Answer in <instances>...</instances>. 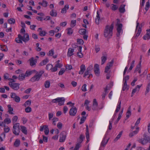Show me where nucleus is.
Wrapping results in <instances>:
<instances>
[{
	"label": "nucleus",
	"instance_id": "27",
	"mask_svg": "<svg viewBox=\"0 0 150 150\" xmlns=\"http://www.w3.org/2000/svg\"><path fill=\"white\" fill-rule=\"evenodd\" d=\"M100 19V17L99 15V12L98 11H97V16H96V18L95 22L98 25L99 23V21Z\"/></svg>",
	"mask_w": 150,
	"mask_h": 150
},
{
	"label": "nucleus",
	"instance_id": "30",
	"mask_svg": "<svg viewBox=\"0 0 150 150\" xmlns=\"http://www.w3.org/2000/svg\"><path fill=\"white\" fill-rule=\"evenodd\" d=\"M35 71H36L35 70H33L30 71H26L25 74V75H26V77L28 76Z\"/></svg>",
	"mask_w": 150,
	"mask_h": 150
},
{
	"label": "nucleus",
	"instance_id": "2",
	"mask_svg": "<svg viewBox=\"0 0 150 150\" xmlns=\"http://www.w3.org/2000/svg\"><path fill=\"white\" fill-rule=\"evenodd\" d=\"M35 72L36 73L30 79V81L33 82L38 81L44 73V71L42 70L39 72L36 71Z\"/></svg>",
	"mask_w": 150,
	"mask_h": 150
},
{
	"label": "nucleus",
	"instance_id": "20",
	"mask_svg": "<svg viewBox=\"0 0 150 150\" xmlns=\"http://www.w3.org/2000/svg\"><path fill=\"white\" fill-rule=\"evenodd\" d=\"M65 100L64 98L63 97L57 98L56 99H54L52 100V102L53 103H56L61 101L62 100Z\"/></svg>",
	"mask_w": 150,
	"mask_h": 150
},
{
	"label": "nucleus",
	"instance_id": "34",
	"mask_svg": "<svg viewBox=\"0 0 150 150\" xmlns=\"http://www.w3.org/2000/svg\"><path fill=\"white\" fill-rule=\"evenodd\" d=\"M121 101H119L118 104L117 105V107L116 109L115 112L116 113L120 109V108L121 107Z\"/></svg>",
	"mask_w": 150,
	"mask_h": 150
},
{
	"label": "nucleus",
	"instance_id": "64",
	"mask_svg": "<svg viewBox=\"0 0 150 150\" xmlns=\"http://www.w3.org/2000/svg\"><path fill=\"white\" fill-rule=\"evenodd\" d=\"M86 84H84L82 87L81 90L84 92L86 91H87L86 89Z\"/></svg>",
	"mask_w": 150,
	"mask_h": 150
},
{
	"label": "nucleus",
	"instance_id": "8",
	"mask_svg": "<svg viewBox=\"0 0 150 150\" xmlns=\"http://www.w3.org/2000/svg\"><path fill=\"white\" fill-rule=\"evenodd\" d=\"M139 23L137 22V25L136 26V37H138L140 35L141 31V27L140 26H139Z\"/></svg>",
	"mask_w": 150,
	"mask_h": 150
},
{
	"label": "nucleus",
	"instance_id": "29",
	"mask_svg": "<svg viewBox=\"0 0 150 150\" xmlns=\"http://www.w3.org/2000/svg\"><path fill=\"white\" fill-rule=\"evenodd\" d=\"M138 142L139 143H141L143 145L147 143V140H146L144 138L139 139L138 140Z\"/></svg>",
	"mask_w": 150,
	"mask_h": 150
},
{
	"label": "nucleus",
	"instance_id": "5",
	"mask_svg": "<svg viewBox=\"0 0 150 150\" xmlns=\"http://www.w3.org/2000/svg\"><path fill=\"white\" fill-rule=\"evenodd\" d=\"M112 84L108 85L105 88L104 93L102 95V98L103 100L104 99L105 96L108 93L107 91L110 90L112 87Z\"/></svg>",
	"mask_w": 150,
	"mask_h": 150
},
{
	"label": "nucleus",
	"instance_id": "16",
	"mask_svg": "<svg viewBox=\"0 0 150 150\" xmlns=\"http://www.w3.org/2000/svg\"><path fill=\"white\" fill-rule=\"evenodd\" d=\"M82 48V47L81 46L78 47V52L77 53V55L80 58H82L83 56V54L81 52Z\"/></svg>",
	"mask_w": 150,
	"mask_h": 150
},
{
	"label": "nucleus",
	"instance_id": "33",
	"mask_svg": "<svg viewBox=\"0 0 150 150\" xmlns=\"http://www.w3.org/2000/svg\"><path fill=\"white\" fill-rule=\"evenodd\" d=\"M141 61H139L138 64L137 65L135 68V70L134 72L137 71L141 69Z\"/></svg>",
	"mask_w": 150,
	"mask_h": 150
},
{
	"label": "nucleus",
	"instance_id": "60",
	"mask_svg": "<svg viewBox=\"0 0 150 150\" xmlns=\"http://www.w3.org/2000/svg\"><path fill=\"white\" fill-rule=\"evenodd\" d=\"M52 120L53 125H56L55 122H57L58 120V119L57 118L54 117L53 118Z\"/></svg>",
	"mask_w": 150,
	"mask_h": 150
},
{
	"label": "nucleus",
	"instance_id": "17",
	"mask_svg": "<svg viewBox=\"0 0 150 150\" xmlns=\"http://www.w3.org/2000/svg\"><path fill=\"white\" fill-rule=\"evenodd\" d=\"M29 40V37L28 33H25L23 36V41L24 42H27Z\"/></svg>",
	"mask_w": 150,
	"mask_h": 150
},
{
	"label": "nucleus",
	"instance_id": "57",
	"mask_svg": "<svg viewBox=\"0 0 150 150\" xmlns=\"http://www.w3.org/2000/svg\"><path fill=\"white\" fill-rule=\"evenodd\" d=\"M135 60H133L131 64V65L129 68V70H131L134 67V64L135 63Z\"/></svg>",
	"mask_w": 150,
	"mask_h": 150
},
{
	"label": "nucleus",
	"instance_id": "26",
	"mask_svg": "<svg viewBox=\"0 0 150 150\" xmlns=\"http://www.w3.org/2000/svg\"><path fill=\"white\" fill-rule=\"evenodd\" d=\"M69 8V5H67L65 6L61 10V13H66L67 10Z\"/></svg>",
	"mask_w": 150,
	"mask_h": 150
},
{
	"label": "nucleus",
	"instance_id": "22",
	"mask_svg": "<svg viewBox=\"0 0 150 150\" xmlns=\"http://www.w3.org/2000/svg\"><path fill=\"white\" fill-rule=\"evenodd\" d=\"M91 72L87 71L86 70V71L85 72L83 77H85L89 75V76L88 77V78H89L90 77H93L92 75L91 74Z\"/></svg>",
	"mask_w": 150,
	"mask_h": 150
},
{
	"label": "nucleus",
	"instance_id": "58",
	"mask_svg": "<svg viewBox=\"0 0 150 150\" xmlns=\"http://www.w3.org/2000/svg\"><path fill=\"white\" fill-rule=\"evenodd\" d=\"M112 6L111 7V9L113 11H115L117 9L118 7L116 5L114 4H112Z\"/></svg>",
	"mask_w": 150,
	"mask_h": 150
},
{
	"label": "nucleus",
	"instance_id": "42",
	"mask_svg": "<svg viewBox=\"0 0 150 150\" xmlns=\"http://www.w3.org/2000/svg\"><path fill=\"white\" fill-rule=\"evenodd\" d=\"M67 30V34L68 35H71L73 33V30L72 29V28H68Z\"/></svg>",
	"mask_w": 150,
	"mask_h": 150
},
{
	"label": "nucleus",
	"instance_id": "31",
	"mask_svg": "<svg viewBox=\"0 0 150 150\" xmlns=\"http://www.w3.org/2000/svg\"><path fill=\"white\" fill-rule=\"evenodd\" d=\"M48 59L47 58H46L41 62L40 63V66H43L46 64L47 62H48Z\"/></svg>",
	"mask_w": 150,
	"mask_h": 150
},
{
	"label": "nucleus",
	"instance_id": "3",
	"mask_svg": "<svg viewBox=\"0 0 150 150\" xmlns=\"http://www.w3.org/2000/svg\"><path fill=\"white\" fill-rule=\"evenodd\" d=\"M13 132L16 135H18L20 132L19 129V124L17 123L15 124H13Z\"/></svg>",
	"mask_w": 150,
	"mask_h": 150
},
{
	"label": "nucleus",
	"instance_id": "48",
	"mask_svg": "<svg viewBox=\"0 0 150 150\" xmlns=\"http://www.w3.org/2000/svg\"><path fill=\"white\" fill-rule=\"evenodd\" d=\"M86 119V117L82 116L80 120V121L79 122L80 124H81L83 123Z\"/></svg>",
	"mask_w": 150,
	"mask_h": 150
},
{
	"label": "nucleus",
	"instance_id": "10",
	"mask_svg": "<svg viewBox=\"0 0 150 150\" xmlns=\"http://www.w3.org/2000/svg\"><path fill=\"white\" fill-rule=\"evenodd\" d=\"M117 37H119L120 35V33L122 31V24H119L118 23L117 24Z\"/></svg>",
	"mask_w": 150,
	"mask_h": 150
},
{
	"label": "nucleus",
	"instance_id": "12",
	"mask_svg": "<svg viewBox=\"0 0 150 150\" xmlns=\"http://www.w3.org/2000/svg\"><path fill=\"white\" fill-rule=\"evenodd\" d=\"M113 64V61L112 60L111 62L108 63L107 65V66L105 68V72L107 73L109 70V69L112 66Z\"/></svg>",
	"mask_w": 150,
	"mask_h": 150
},
{
	"label": "nucleus",
	"instance_id": "62",
	"mask_svg": "<svg viewBox=\"0 0 150 150\" xmlns=\"http://www.w3.org/2000/svg\"><path fill=\"white\" fill-rule=\"evenodd\" d=\"M25 111L27 113L30 112L31 111V108L30 107H27V108L25 109Z\"/></svg>",
	"mask_w": 150,
	"mask_h": 150
},
{
	"label": "nucleus",
	"instance_id": "14",
	"mask_svg": "<svg viewBox=\"0 0 150 150\" xmlns=\"http://www.w3.org/2000/svg\"><path fill=\"white\" fill-rule=\"evenodd\" d=\"M29 61L30 63V65L31 66H33L35 65L37 63V60L34 59L33 57L29 59Z\"/></svg>",
	"mask_w": 150,
	"mask_h": 150
},
{
	"label": "nucleus",
	"instance_id": "44",
	"mask_svg": "<svg viewBox=\"0 0 150 150\" xmlns=\"http://www.w3.org/2000/svg\"><path fill=\"white\" fill-rule=\"evenodd\" d=\"M107 57L106 56H104L101 57V64H103L106 60H107Z\"/></svg>",
	"mask_w": 150,
	"mask_h": 150
},
{
	"label": "nucleus",
	"instance_id": "15",
	"mask_svg": "<svg viewBox=\"0 0 150 150\" xmlns=\"http://www.w3.org/2000/svg\"><path fill=\"white\" fill-rule=\"evenodd\" d=\"M74 49L69 48L68 49L67 55L68 57H70L74 54Z\"/></svg>",
	"mask_w": 150,
	"mask_h": 150
},
{
	"label": "nucleus",
	"instance_id": "46",
	"mask_svg": "<svg viewBox=\"0 0 150 150\" xmlns=\"http://www.w3.org/2000/svg\"><path fill=\"white\" fill-rule=\"evenodd\" d=\"M18 118V117L17 116H14L13 117L12 120L13 124H16L15 122L17 121Z\"/></svg>",
	"mask_w": 150,
	"mask_h": 150
},
{
	"label": "nucleus",
	"instance_id": "9",
	"mask_svg": "<svg viewBox=\"0 0 150 150\" xmlns=\"http://www.w3.org/2000/svg\"><path fill=\"white\" fill-rule=\"evenodd\" d=\"M94 71L96 75L98 76H99L100 71H99V65L97 64H96L94 65Z\"/></svg>",
	"mask_w": 150,
	"mask_h": 150
},
{
	"label": "nucleus",
	"instance_id": "52",
	"mask_svg": "<svg viewBox=\"0 0 150 150\" xmlns=\"http://www.w3.org/2000/svg\"><path fill=\"white\" fill-rule=\"evenodd\" d=\"M54 50L53 49H51L49 51L48 53L47 54L49 56H52L54 54Z\"/></svg>",
	"mask_w": 150,
	"mask_h": 150
},
{
	"label": "nucleus",
	"instance_id": "45",
	"mask_svg": "<svg viewBox=\"0 0 150 150\" xmlns=\"http://www.w3.org/2000/svg\"><path fill=\"white\" fill-rule=\"evenodd\" d=\"M76 25V21L75 20H73L71 21L70 26L72 28L74 27Z\"/></svg>",
	"mask_w": 150,
	"mask_h": 150
},
{
	"label": "nucleus",
	"instance_id": "47",
	"mask_svg": "<svg viewBox=\"0 0 150 150\" xmlns=\"http://www.w3.org/2000/svg\"><path fill=\"white\" fill-rule=\"evenodd\" d=\"M86 31L85 29H82L79 30V32L81 34L85 35L86 33Z\"/></svg>",
	"mask_w": 150,
	"mask_h": 150
},
{
	"label": "nucleus",
	"instance_id": "50",
	"mask_svg": "<svg viewBox=\"0 0 150 150\" xmlns=\"http://www.w3.org/2000/svg\"><path fill=\"white\" fill-rule=\"evenodd\" d=\"M11 122L10 119L8 118H5L4 120V122L7 124H9Z\"/></svg>",
	"mask_w": 150,
	"mask_h": 150
},
{
	"label": "nucleus",
	"instance_id": "55",
	"mask_svg": "<svg viewBox=\"0 0 150 150\" xmlns=\"http://www.w3.org/2000/svg\"><path fill=\"white\" fill-rule=\"evenodd\" d=\"M65 69L64 68H62L59 71L58 74L59 75H62L65 72Z\"/></svg>",
	"mask_w": 150,
	"mask_h": 150
},
{
	"label": "nucleus",
	"instance_id": "49",
	"mask_svg": "<svg viewBox=\"0 0 150 150\" xmlns=\"http://www.w3.org/2000/svg\"><path fill=\"white\" fill-rule=\"evenodd\" d=\"M53 67V65L52 64H49L47 65L46 67V69L47 70H50L51 71L52 68Z\"/></svg>",
	"mask_w": 150,
	"mask_h": 150
},
{
	"label": "nucleus",
	"instance_id": "21",
	"mask_svg": "<svg viewBox=\"0 0 150 150\" xmlns=\"http://www.w3.org/2000/svg\"><path fill=\"white\" fill-rule=\"evenodd\" d=\"M86 70L85 67L84 65L82 64L80 66V70L79 72V74H83Z\"/></svg>",
	"mask_w": 150,
	"mask_h": 150
},
{
	"label": "nucleus",
	"instance_id": "56",
	"mask_svg": "<svg viewBox=\"0 0 150 150\" xmlns=\"http://www.w3.org/2000/svg\"><path fill=\"white\" fill-rule=\"evenodd\" d=\"M31 102L30 100H28L25 103L24 105L25 107H26L27 106L30 105L31 104Z\"/></svg>",
	"mask_w": 150,
	"mask_h": 150
},
{
	"label": "nucleus",
	"instance_id": "1",
	"mask_svg": "<svg viewBox=\"0 0 150 150\" xmlns=\"http://www.w3.org/2000/svg\"><path fill=\"white\" fill-rule=\"evenodd\" d=\"M113 28V25L112 24L110 26L107 25L105 27L104 32V35L105 37L110 38L112 36Z\"/></svg>",
	"mask_w": 150,
	"mask_h": 150
},
{
	"label": "nucleus",
	"instance_id": "61",
	"mask_svg": "<svg viewBox=\"0 0 150 150\" xmlns=\"http://www.w3.org/2000/svg\"><path fill=\"white\" fill-rule=\"evenodd\" d=\"M127 82H124V84L122 88V90L123 91H124L126 89H127Z\"/></svg>",
	"mask_w": 150,
	"mask_h": 150
},
{
	"label": "nucleus",
	"instance_id": "37",
	"mask_svg": "<svg viewBox=\"0 0 150 150\" xmlns=\"http://www.w3.org/2000/svg\"><path fill=\"white\" fill-rule=\"evenodd\" d=\"M44 85L45 88H49L50 86V81L48 80L46 81L44 83Z\"/></svg>",
	"mask_w": 150,
	"mask_h": 150
},
{
	"label": "nucleus",
	"instance_id": "39",
	"mask_svg": "<svg viewBox=\"0 0 150 150\" xmlns=\"http://www.w3.org/2000/svg\"><path fill=\"white\" fill-rule=\"evenodd\" d=\"M140 120H141V119H140V118H139L137 119V120L135 124V126L134 127H132V128L134 129V127L135 126H137V127H136V129H139V127H137V125H138L139 123L140 122Z\"/></svg>",
	"mask_w": 150,
	"mask_h": 150
},
{
	"label": "nucleus",
	"instance_id": "53",
	"mask_svg": "<svg viewBox=\"0 0 150 150\" xmlns=\"http://www.w3.org/2000/svg\"><path fill=\"white\" fill-rule=\"evenodd\" d=\"M149 1H148L146 4L145 7V10L146 11H147L148 10L149 8Z\"/></svg>",
	"mask_w": 150,
	"mask_h": 150
},
{
	"label": "nucleus",
	"instance_id": "28",
	"mask_svg": "<svg viewBox=\"0 0 150 150\" xmlns=\"http://www.w3.org/2000/svg\"><path fill=\"white\" fill-rule=\"evenodd\" d=\"M50 15L53 17H56L57 16V13L56 10L52 9L50 12Z\"/></svg>",
	"mask_w": 150,
	"mask_h": 150
},
{
	"label": "nucleus",
	"instance_id": "7",
	"mask_svg": "<svg viewBox=\"0 0 150 150\" xmlns=\"http://www.w3.org/2000/svg\"><path fill=\"white\" fill-rule=\"evenodd\" d=\"M66 133L64 131L62 132L60 134L59 142H64L66 138Z\"/></svg>",
	"mask_w": 150,
	"mask_h": 150
},
{
	"label": "nucleus",
	"instance_id": "24",
	"mask_svg": "<svg viewBox=\"0 0 150 150\" xmlns=\"http://www.w3.org/2000/svg\"><path fill=\"white\" fill-rule=\"evenodd\" d=\"M143 38L144 40H148L150 39V32H147L146 34L143 37Z\"/></svg>",
	"mask_w": 150,
	"mask_h": 150
},
{
	"label": "nucleus",
	"instance_id": "41",
	"mask_svg": "<svg viewBox=\"0 0 150 150\" xmlns=\"http://www.w3.org/2000/svg\"><path fill=\"white\" fill-rule=\"evenodd\" d=\"M38 4L42 6H43L46 7L47 6V2L45 1H43L42 3L39 2Z\"/></svg>",
	"mask_w": 150,
	"mask_h": 150
},
{
	"label": "nucleus",
	"instance_id": "4",
	"mask_svg": "<svg viewBox=\"0 0 150 150\" xmlns=\"http://www.w3.org/2000/svg\"><path fill=\"white\" fill-rule=\"evenodd\" d=\"M9 85L11 88L15 90H17L19 89L20 84L18 83L9 82Z\"/></svg>",
	"mask_w": 150,
	"mask_h": 150
},
{
	"label": "nucleus",
	"instance_id": "32",
	"mask_svg": "<svg viewBox=\"0 0 150 150\" xmlns=\"http://www.w3.org/2000/svg\"><path fill=\"white\" fill-rule=\"evenodd\" d=\"M125 5H122L119 8V11L121 13H123L125 11Z\"/></svg>",
	"mask_w": 150,
	"mask_h": 150
},
{
	"label": "nucleus",
	"instance_id": "13",
	"mask_svg": "<svg viewBox=\"0 0 150 150\" xmlns=\"http://www.w3.org/2000/svg\"><path fill=\"white\" fill-rule=\"evenodd\" d=\"M142 86V84L141 85H138L135 88L133 89L131 95V97H132L133 96L134 94L135 93L139 91V89Z\"/></svg>",
	"mask_w": 150,
	"mask_h": 150
},
{
	"label": "nucleus",
	"instance_id": "40",
	"mask_svg": "<svg viewBox=\"0 0 150 150\" xmlns=\"http://www.w3.org/2000/svg\"><path fill=\"white\" fill-rule=\"evenodd\" d=\"M25 76H26L25 75V74H21L19 76L18 78L19 80L21 81L24 79Z\"/></svg>",
	"mask_w": 150,
	"mask_h": 150
},
{
	"label": "nucleus",
	"instance_id": "18",
	"mask_svg": "<svg viewBox=\"0 0 150 150\" xmlns=\"http://www.w3.org/2000/svg\"><path fill=\"white\" fill-rule=\"evenodd\" d=\"M98 104L96 99H94L93 101V104L92 109L93 110H96L97 108Z\"/></svg>",
	"mask_w": 150,
	"mask_h": 150
},
{
	"label": "nucleus",
	"instance_id": "23",
	"mask_svg": "<svg viewBox=\"0 0 150 150\" xmlns=\"http://www.w3.org/2000/svg\"><path fill=\"white\" fill-rule=\"evenodd\" d=\"M20 127L21 128V130L22 132L24 134L26 135L27 134L26 128L25 127L23 126H21Z\"/></svg>",
	"mask_w": 150,
	"mask_h": 150
},
{
	"label": "nucleus",
	"instance_id": "6",
	"mask_svg": "<svg viewBox=\"0 0 150 150\" xmlns=\"http://www.w3.org/2000/svg\"><path fill=\"white\" fill-rule=\"evenodd\" d=\"M109 139V138H107L106 136L105 135L101 143L100 146L99 148V150H101L102 149V146L104 147L105 146V145L108 142Z\"/></svg>",
	"mask_w": 150,
	"mask_h": 150
},
{
	"label": "nucleus",
	"instance_id": "51",
	"mask_svg": "<svg viewBox=\"0 0 150 150\" xmlns=\"http://www.w3.org/2000/svg\"><path fill=\"white\" fill-rule=\"evenodd\" d=\"M80 146V143L78 142L76 144L75 148L73 150H78Z\"/></svg>",
	"mask_w": 150,
	"mask_h": 150
},
{
	"label": "nucleus",
	"instance_id": "36",
	"mask_svg": "<svg viewBox=\"0 0 150 150\" xmlns=\"http://www.w3.org/2000/svg\"><path fill=\"white\" fill-rule=\"evenodd\" d=\"M122 132H123L122 131L120 132L119 134L115 138V139L114 140V141L115 142L117 141L120 137L122 135Z\"/></svg>",
	"mask_w": 150,
	"mask_h": 150
},
{
	"label": "nucleus",
	"instance_id": "43",
	"mask_svg": "<svg viewBox=\"0 0 150 150\" xmlns=\"http://www.w3.org/2000/svg\"><path fill=\"white\" fill-rule=\"evenodd\" d=\"M45 128V133L46 135H47L49 132V129L48 127V126L47 125H44Z\"/></svg>",
	"mask_w": 150,
	"mask_h": 150
},
{
	"label": "nucleus",
	"instance_id": "19",
	"mask_svg": "<svg viewBox=\"0 0 150 150\" xmlns=\"http://www.w3.org/2000/svg\"><path fill=\"white\" fill-rule=\"evenodd\" d=\"M86 137L87 139V142H88L89 141V134L88 131V126L87 125H86Z\"/></svg>",
	"mask_w": 150,
	"mask_h": 150
},
{
	"label": "nucleus",
	"instance_id": "59",
	"mask_svg": "<svg viewBox=\"0 0 150 150\" xmlns=\"http://www.w3.org/2000/svg\"><path fill=\"white\" fill-rule=\"evenodd\" d=\"M46 32L43 30H40L39 31V35L42 36H44L45 35Z\"/></svg>",
	"mask_w": 150,
	"mask_h": 150
},
{
	"label": "nucleus",
	"instance_id": "54",
	"mask_svg": "<svg viewBox=\"0 0 150 150\" xmlns=\"http://www.w3.org/2000/svg\"><path fill=\"white\" fill-rule=\"evenodd\" d=\"M8 21L9 23L11 24L12 23H15V21L14 19L13 18H11L10 19L8 20Z\"/></svg>",
	"mask_w": 150,
	"mask_h": 150
},
{
	"label": "nucleus",
	"instance_id": "38",
	"mask_svg": "<svg viewBox=\"0 0 150 150\" xmlns=\"http://www.w3.org/2000/svg\"><path fill=\"white\" fill-rule=\"evenodd\" d=\"M138 132V129H137V130H135L133 132L130 133L129 134V136L130 137H132L133 136L137 133Z\"/></svg>",
	"mask_w": 150,
	"mask_h": 150
},
{
	"label": "nucleus",
	"instance_id": "63",
	"mask_svg": "<svg viewBox=\"0 0 150 150\" xmlns=\"http://www.w3.org/2000/svg\"><path fill=\"white\" fill-rule=\"evenodd\" d=\"M13 99L16 102L18 103L20 101V98L19 96H17Z\"/></svg>",
	"mask_w": 150,
	"mask_h": 150
},
{
	"label": "nucleus",
	"instance_id": "11",
	"mask_svg": "<svg viewBox=\"0 0 150 150\" xmlns=\"http://www.w3.org/2000/svg\"><path fill=\"white\" fill-rule=\"evenodd\" d=\"M77 112V109L76 107L73 106L70 110L69 112V115L71 116H74Z\"/></svg>",
	"mask_w": 150,
	"mask_h": 150
},
{
	"label": "nucleus",
	"instance_id": "35",
	"mask_svg": "<svg viewBox=\"0 0 150 150\" xmlns=\"http://www.w3.org/2000/svg\"><path fill=\"white\" fill-rule=\"evenodd\" d=\"M20 144V140L18 139H16L14 143V145L16 147H18Z\"/></svg>",
	"mask_w": 150,
	"mask_h": 150
},
{
	"label": "nucleus",
	"instance_id": "25",
	"mask_svg": "<svg viewBox=\"0 0 150 150\" xmlns=\"http://www.w3.org/2000/svg\"><path fill=\"white\" fill-rule=\"evenodd\" d=\"M7 106L8 108V113L11 115L13 114L14 113L13 112V108L11 107V105H8Z\"/></svg>",
	"mask_w": 150,
	"mask_h": 150
}]
</instances>
